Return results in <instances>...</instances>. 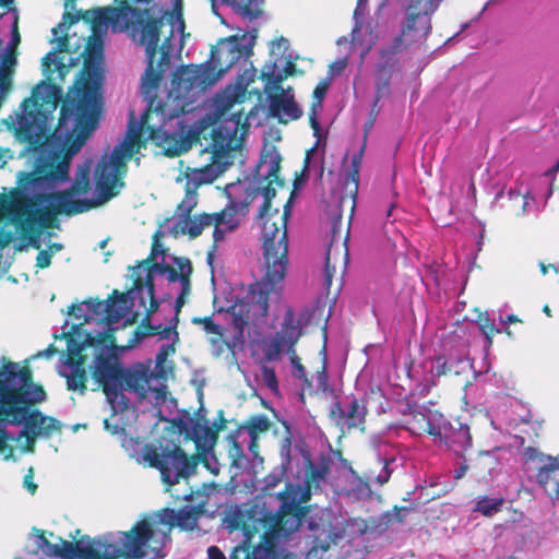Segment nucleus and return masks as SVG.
<instances>
[{"label": "nucleus", "instance_id": "47", "mask_svg": "<svg viewBox=\"0 0 559 559\" xmlns=\"http://www.w3.org/2000/svg\"><path fill=\"white\" fill-rule=\"evenodd\" d=\"M262 381L263 383L272 391H278V381L276 378V373L273 368L263 367L261 370Z\"/></svg>", "mask_w": 559, "mask_h": 559}, {"label": "nucleus", "instance_id": "22", "mask_svg": "<svg viewBox=\"0 0 559 559\" xmlns=\"http://www.w3.org/2000/svg\"><path fill=\"white\" fill-rule=\"evenodd\" d=\"M362 154H364V146L360 148V151L358 153L353 155L350 169L347 171L345 180H344L343 194L340 198V207H343L346 203L349 204L350 216L353 215V212L356 206V199H357L358 189H359V173H360V167H361Z\"/></svg>", "mask_w": 559, "mask_h": 559}, {"label": "nucleus", "instance_id": "10", "mask_svg": "<svg viewBox=\"0 0 559 559\" xmlns=\"http://www.w3.org/2000/svg\"><path fill=\"white\" fill-rule=\"evenodd\" d=\"M116 7L94 8L91 10H80L76 13L66 11L62 15V22L68 26H71L80 20L90 24L92 35L88 37L86 47L90 43H96V40L103 41L97 37L98 33H102L108 25L111 26L114 32H124V24L133 21V14L140 12L136 9H128L126 5L116 3ZM88 55L87 48H85V57Z\"/></svg>", "mask_w": 559, "mask_h": 559}, {"label": "nucleus", "instance_id": "45", "mask_svg": "<svg viewBox=\"0 0 559 559\" xmlns=\"http://www.w3.org/2000/svg\"><path fill=\"white\" fill-rule=\"evenodd\" d=\"M70 26H68L64 22H60L56 27L52 28V34L55 37L60 33L62 36L58 38V51H67L69 46V31Z\"/></svg>", "mask_w": 559, "mask_h": 559}, {"label": "nucleus", "instance_id": "6", "mask_svg": "<svg viewBox=\"0 0 559 559\" xmlns=\"http://www.w3.org/2000/svg\"><path fill=\"white\" fill-rule=\"evenodd\" d=\"M169 14L170 12L163 7H153L135 12L133 14V21L124 24V32H127L135 43L145 47L147 67L144 73L143 84L150 88L158 87L164 72L170 64L173 29H170L169 35L159 45L164 20Z\"/></svg>", "mask_w": 559, "mask_h": 559}, {"label": "nucleus", "instance_id": "18", "mask_svg": "<svg viewBox=\"0 0 559 559\" xmlns=\"http://www.w3.org/2000/svg\"><path fill=\"white\" fill-rule=\"evenodd\" d=\"M251 534H247L243 545L234 549L230 559H275L277 540L267 532L260 535L257 545L251 546Z\"/></svg>", "mask_w": 559, "mask_h": 559}, {"label": "nucleus", "instance_id": "31", "mask_svg": "<svg viewBox=\"0 0 559 559\" xmlns=\"http://www.w3.org/2000/svg\"><path fill=\"white\" fill-rule=\"evenodd\" d=\"M174 329L175 328L164 326L162 324H152L151 318L144 317L141 323L133 331V338L129 341V346H134L146 336L159 335L162 340H166L170 336Z\"/></svg>", "mask_w": 559, "mask_h": 559}, {"label": "nucleus", "instance_id": "15", "mask_svg": "<svg viewBox=\"0 0 559 559\" xmlns=\"http://www.w3.org/2000/svg\"><path fill=\"white\" fill-rule=\"evenodd\" d=\"M306 515L278 509L275 515H264L262 526L277 542L298 531Z\"/></svg>", "mask_w": 559, "mask_h": 559}, {"label": "nucleus", "instance_id": "20", "mask_svg": "<svg viewBox=\"0 0 559 559\" xmlns=\"http://www.w3.org/2000/svg\"><path fill=\"white\" fill-rule=\"evenodd\" d=\"M366 415V405L360 404L355 397L350 401L346 411H344L338 403H336L331 411V417L335 419L336 425L343 432H349L354 428L364 430Z\"/></svg>", "mask_w": 559, "mask_h": 559}, {"label": "nucleus", "instance_id": "58", "mask_svg": "<svg viewBox=\"0 0 559 559\" xmlns=\"http://www.w3.org/2000/svg\"><path fill=\"white\" fill-rule=\"evenodd\" d=\"M34 472H33V468L31 467L28 469V473L24 476V479H23V485L24 487L31 492V493H35L36 490H37V485L34 483Z\"/></svg>", "mask_w": 559, "mask_h": 559}, {"label": "nucleus", "instance_id": "8", "mask_svg": "<svg viewBox=\"0 0 559 559\" xmlns=\"http://www.w3.org/2000/svg\"><path fill=\"white\" fill-rule=\"evenodd\" d=\"M135 461L145 467L159 471L162 480L173 486L193 475L199 464V456H189L185 450L171 441L157 447L155 443H145Z\"/></svg>", "mask_w": 559, "mask_h": 559}, {"label": "nucleus", "instance_id": "16", "mask_svg": "<svg viewBox=\"0 0 559 559\" xmlns=\"http://www.w3.org/2000/svg\"><path fill=\"white\" fill-rule=\"evenodd\" d=\"M159 377L155 374L148 366L139 364L129 369H121L119 379V390L135 393L140 399L146 396L150 382L153 378Z\"/></svg>", "mask_w": 559, "mask_h": 559}, {"label": "nucleus", "instance_id": "44", "mask_svg": "<svg viewBox=\"0 0 559 559\" xmlns=\"http://www.w3.org/2000/svg\"><path fill=\"white\" fill-rule=\"evenodd\" d=\"M12 440L7 428L0 425V454L3 455L5 460L13 457L14 448L9 444V441Z\"/></svg>", "mask_w": 559, "mask_h": 559}, {"label": "nucleus", "instance_id": "46", "mask_svg": "<svg viewBox=\"0 0 559 559\" xmlns=\"http://www.w3.org/2000/svg\"><path fill=\"white\" fill-rule=\"evenodd\" d=\"M115 3L126 5L128 9L146 10L153 7H160L156 0H115Z\"/></svg>", "mask_w": 559, "mask_h": 559}, {"label": "nucleus", "instance_id": "32", "mask_svg": "<svg viewBox=\"0 0 559 559\" xmlns=\"http://www.w3.org/2000/svg\"><path fill=\"white\" fill-rule=\"evenodd\" d=\"M330 467L326 462L316 464L310 457L306 459L305 486L318 490L325 481Z\"/></svg>", "mask_w": 559, "mask_h": 559}, {"label": "nucleus", "instance_id": "9", "mask_svg": "<svg viewBox=\"0 0 559 559\" xmlns=\"http://www.w3.org/2000/svg\"><path fill=\"white\" fill-rule=\"evenodd\" d=\"M440 4L432 0H409L400 33L390 45L381 48L380 56H395L408 45L426 39L431 33V16Z\"/></svg>", "mask_w": 559, "mask_h": 559}, {"label": "nucleus", "instance_id": "4", "mask_svg": "<svg viewBox=\"0 0 559 559\" xmlns=\"http://www.w3.org/2000/svg\"><path fill=\"white\" fill-rule=\"evenodd\" d=\"M293 193L284 205L283 212L271 210L261 225V249L264 273L260 281L250 284L246 296L225 310L233 325L236 342L245 341V330L250 321L265 319L269 314V301L278 297L288 270L287 223L292 215Z\"/></svg>", "mask_w": 559, "mask_h": 559}, {"label": "nucleus", "instance_id": "25", "mask_svg": "<svg viewBox=\"0 0 559 559\" xmlns=\"http://www.w3.org/2000/svg\"><path fill=\"white\" fill-rule=\"evenodd\" d=\"M280 169H281V157L280 155H275L272 157L271 166L267 170L266 179L269 183L262 189V195L264 198L263 204L259 209L258 217L260 219L267 216L269 212L272 210V200L276 195L275 188L272 187V183L275 182L278 187L285 186V180L280 178Z\"/></svg>", "mask_w": 559, "mask_h": 559}, {"label": "nucleus", "instance_id": "34", "mask_svg": "<svg viewBox=\"0 0 559 559\" xmlns=\"http://www.w3.org/2000/svg\"><path fill=\"white\" fill-rule=\"evenodd\" d=\"M222 2L242 17L252 21L262 14L264 0H222Z\"/></svg>", "mask_w": 559, "mask_h": 559}, {"label": "nucleus", "instance_id": "27", "mask_svg": "<svg viewBox=\"0 0 559 559\" xmlns=\"http://www.w3.org/2000/svg\"><path fill=\"white\" fill-rule=\"evenodd\" d=\"M381 61L377 64L374 76H376V97L374 106L377 103L389 96L390 94V82L393 75L396 60L394 56H381Z\"/></svg>", "mask_w": 559, "mask_h": 559}, {"label": "nucleus", "instance_id": "3", "mask_svg": "<svg viewBox=\"0 0 559 559\" xmlns=\"http://www.w3.org/2000/svg\"><path fill=\"white\" fill-rule=\"evenodd\" d=\"M249 130V123L242 111L230 114L225 124L212 130V142L204 150L209 155V163L199 167H187L186 194L178 204L176 214L179 217L178 226L182 234L191 238L199 237L206 227H213V245L207 251V262L212 264L218 243L224 241L228 234L234 233L245 216L248 204L231 200L224 209L215 213H201L191 216L198 204V189L203 185L212 183L231 165L230 152L238 145Z\"/></svg>", "mask_w": 559, "mask_h": 559}, {"label": "nucleus", "instance_id": "13", "mask_svg": "<svg viewBox=\"0 0 559 559\" xmlns=\"http://www.w3.org/2000/svg\"><path fill=\"white\" fill-rule=\"evenodd\" d=\"M219 74L215 73V64L202 63L180 67L171 79V94L176 99L188 98L192 91H203L215 84Z\"/></svg>", "mask_w": 559, "mask_h": 559}, {"label": "nucleus", "instance_id": "19", "mask_svg": "<svg viewBox=\"0 0 559 559\" xmlns=\"http://www.w3.org/2000/svg\"><path fill=\"white\" fill-rule=\"evenodd\" d=\"M157 255V245L155 243L152 248V252L150 257L138 264V269L145 266L146 273L151 271L152 273L158 270L162 274L167 275V280L171 283L179 281L180 285L182 284V278L186 276L190 280L192 274V264L189 259L178 258L175 260L177 264V269L169 264H158L155 262Z\"/></svg>", "mask_w": 559, "mask_h": 559}, {"label": "nucleus", "instance_id": "63", "mask_svg": "<svg viewBox=\"0 0 559 559\" xmlns=\"http://www.w3.org/2000/svg\"><path fill=\"white\" fill-rule=\"evenodd\" d=\"M509 197H510V199H516V200H518V199H521V201H522V205H521V212H520V213H522V214H523V213L525 212V210H526V205H527V201H526L527 195H526V194H525V195H522L520 192H516V191H512V190H511V191L509 192Z\"/></svg>", "mask_w": 559, "mask_h": 559}, {"label": "nucleus", "instance_id": "5", "mask_svg": "<svg viewBox=\"0 0 559 559\" xmlns=\"http://www.w3.org/2000/svg\"><path fill=\"white\" fill-rule=\"evenodd\" d=\"M0 367V425L21 426L19 438H25L23 451L34 452L38 437L49 438L52 432L61 430L56 418L44 415L33 408L46 400V392L40 384L33 381L28 366L20 367L5 357Z\"/></svg>", "mask_w": 559, "mask_h": 559}, {"label": "nucleus", "instance_id": "36", "mask_svg": "<svg viewBox=\"0 0 559 559\" xmlns=\"http://www.w3.org/2000/svg\"><path fill=\"white\" fill-rule=\"evenodd\" d=\"M330 87V81L329 80H322L320 81L312 93V103L309 114V121L311 128L314 130V132H319L320 130V123L317 118V110L322 107V102L328 93V90Z\"/></svg>", "mask_w": 559, "mask_h": 559}, {"label": "nucleus", "instance_id": "54", "mask_svg": "<svg viewBox=\"0 0 559 559\" xmlns=\"http://www.w3.org/2000/svg\"><path fill=\"white\" fill-rule=\"evenodd\" d=\"M52 252L49 250H40L36 257V266L46 269L51 264Z\"/></svg>", "mask_w": 559, "mask_h": 559}, {"label": "nucleus", "instance_id": "41", "mask_svg": "<svg viewBox=\"0 0 559 559\" xmlns=\"http://www.w3.org/2000/svg\"><path fill=\"white\" fill-rule=\"evenodd\" d=\"M261 79L266 83V92H274L275 94L285 92L282 86L283 81L286 80L285 74H282L281 72L275 73L273 70L269 72L263 71L261 73Z\"/></svg>", "mask_w": 559, "mask_h": 559}, {"label": "nucleus", "instance_id": "1", "mask_svg": "<svg viewBox=\"0 0 559 559\" xmlns=\"http://www.w3.org/2000/svg\"><path fill=\"white\" fill-rule=\"evenodd\" d=\"M151 100L141 117L139 126L129 129L128 140L123 147L114 148L109 158L103 157L95 169L96 199L66 200L53 195L55 192L28 195L27 191L40 188H52L69 180L70 160L60 152L47 156L40 155L31 171H20L19 187L14 188V203L11 222L22 231H34L39 227H52L58 215L68 216L87 212L119 194L124 185L121 173L126 169L127 159L144 147L147 140L163 148L166 156L176 157L187 151V144L176 132L166 130L167 121L179 117L167 105L158 104L153 109Z\"/></svg>", "mask_w": 559, "mask_h": 559}, {"label": "nucleus", "instance_id": "52", "mask_svg": "<svg viewBox=\"0 0 559 559\" xmlns=\"http://www.w3.org/2000/svg\"><path fill=\"white\" fill-rule=\"evenodd\" d=\"M82 304H85L88 310L94 314L98 316L105 313L106 304L103 300H99L98 298H88Z\"/></svg>", "mask_w": 559, "mask_h": 559}, {"label": "nucleus", "instance_id": "24", "mask_svg": "<svg viewBox=\"0 0 559 559\" xmlns=\"http://www.w3.org/2000/svg\"><path fill=\"white\" fill-rule=\"evenodd\" d=\"M336 538L330 525L316 528L307 559H337L331 555V547L336 545Z\"/></svg>", "mask_w": 559, "mask_h": 559}, {"label": "nucleus", "instance_id": "2", "mask_svg": "<svg viewBox=\"0 0 559 559\" xmlns=\"http://www.w3.org/2000/svg\"><path fill=\"white\" fill-rule=\"evenodd\" d=\"M88 55L84 58L80 79L69 90L63 98L62 87L50 82L57 73L63 79L68 67L63 63L58 51H50L43 58V72L48 81L39 82L32 91L31 97L22 103L23 114L19 117L16 134L27 148L33 152H44L48 139V121L53 119V112L62 102L56 133L64 136L69 143L68 151L76 153L96 129L97 95L102 86V44L90 43Z\"/></svg>", "mask_w": 559, "mask_h": 559}, {"label": "nucleus", "instance_id": "17", "mask_svg": "<svg viewBox=\"0 0 559 559\" xmlns=\"http://www.w3.org/2000/svg\"><path fill=\"white\" fill-rule=\"evenodd\" d=\"M85 344L90 346H100L103 349H112L117 346L112 329H109L103 333H98L95 337L87 335V338L84 343H76L72 336H70L68 338L67 358V365L69 367H75L79 364L80 366L85 365L86 357L82 354Z\"/></svg>", "mask_w": 559, "mask_h": 559}, {"label": "nucleus", "instance_id": "33", "mask_svg": "<svg viewBox=\"0 0 559 559\" xmlns=\"http://www.w3.org/2000/svg\"><path fill=\"white\" fill-rule=\"evenodd\" d=\"M298 496L299 488H295L292 484H286L285 488L278 493V499L281 500L280 509L307 515L309 508L300 504Z\"/></svg>", "mask_w": 559, "mask_h": 559}, {"label": "nucleus", "instance_id": "51", "mask_svg": "<svg viewBox=\"0 0 559 559\" xmlns=\"http://www.w3.org/2000/svg\"><path fill=\"white\" fill-rule=\"evenodd\" d=\"M331 233H332V241H335L336 238H342V213L341 210L331 217Z\"/></svg>", "mask_w": 559, "mask_h": 559}, {"label": "nucleus", "instance_id": "11", "mask_svg": "<svg viewBox=\"0 0 559 559\" xmlns=\"http://www.w3.org/2000/svg\"><path fill=\"white\" fill-rule=\"evenodd\" d=\"M121 369L117 358L109 353V349L98 353L91 367L93 380L98 384V388H102L116 412L128 409L130 404L129 399L119 390Z\"/></svg>", "mask_w": 559, "mask_h": 559}, {"label": "nucleus", "instance_id": "26", "mask_svg": "<svg viewBox=\"0 0 559 559\" xmlns=\"http://www.w3.org/2000/svg\"><path fill=\"white\" fill-rule=\"evenodd\" d=\"M133 290L135 296L139 295L140 306L146 307V297L150 299V306L145 310V316L151 318L153 313L158 310L159 302L155 298L154 275L148 271L143 278L140 274L135 275L133 280Z\"/></svg>", "mask_w": 559, "mask_h": 559}, {"label": "nucleus", "instance_id": "7", "mask_svg": "<svg viewBox=\"0 0 559 559\" xmlns=\"http://www.w3.org/2000/svg\"><path fill=\"white\" fill-rule=\"evenodd\" d=\"M38 548L50 559H131L140 556V542L142 533L134 528L127 535L121 545L106 539H90L83 542H69L61 537L59 543H51L44 531H37Z\"/></svg>", "mask_w": 559, "mask_h": 559}, {"label": "nucleus", "instance_id": "42", "mask_svg": "<svg viewBox=\"0 0 559 559\" xmlns=\"http://www.w3.org/2000/svg\"><path fill=\"white\" fill-rule=\"evenodd\" d=\"M191 322L195 325H202L203 330L207 334L223 336L222 328L214 322L212 317H194L192 318Z\"/></svg>", "mask_w": 559, "mask_h": 559}, {"label": "nucleus", "instance_id": "28", "mask_svg": "<svg viewBox=\"0 0 559 559\" xmlns=\"http://www.w3.org/2000/svg\"><path fill=\"white\" fill-rule=\"evenodd\" d=\"M537 481L550 497H559V464L550 456H546V463L538 469Z\"/></svg>", "mask_w": 559, "mask_h": 559}, {"label": "nucleus", "instance_id": "50", "mask_svg": "<svg viewBox=\"0 0 559 559\" xmlns=\"http://www.w3.org/2000/svg\"><path fill=\"white\" fill-rule=\"evenodd\" d=\"M452 371V366L447 361L444 356H438L435 360L433 372L437 377H443Z\"/></svg>", "mask_w": 559, "mask_h": 559}, {"label": "nucleus", "instance_id": "53", "mask_svg": "<svg viewBox=\"0 0 559 559\" xmlns=\"http://www.w3.org/2000/svg\"><path fill=\"white\" fill-rule=\"evenodd\" d=\"M295 376L302 381V391L311 393L312 384L310 379L307 377L306 368L302 364H298L297 368H295Z\"/></svg>", "mask_w": 559, "mask_h": 559}, {"label": "nucleus", "instance_id": "38", "mask_svg": "<svg viewBox=\"0 0 559 559\" xmlns=\"http://www.w3.org/2000/svg\"><path fill=\"white\" fill-rule=\"evenodd\" d=\"M271 426V420L266 415L255 414L250 416L241 428L248 431L250 438H259L261 433L269 431Z\"/></svg>", "mask_w": 559, "mask_h": 559}, {"label": "nucleus", "instance_id": "39", "mask_svg": "<svg viewBox=\"0 0 559 559\" xmlns=\"http://www.w3.org/2000/svg\"><path fill=\"white\" fill-rule=\"evenodd\" d=\"M476 323L480 332L485 335L487 345L491 346L493 336L501 333V330L496 326L487 312H479Z\"/></svg>", "mask_w": 559, "mask_h": 559}, {"label": "nucleus", "instance_id": "57", "mask_svg": "<svg viewBox=\"0 0 559 559\" xmlns=\"http://www.w3.org/2000/svg\"><path fill=\"white\" fill-rule=\"evenodd\" d=\"M523 455H524L526 462H531V461H535V460H539L542 462L544 461V454L537 448H534V447H527L524 450Z\"/></svg>", "mask_w": 559, "mask_h": 559}, {"label": "nucleus", "instance_id": "14", "mask_svg": "<svg viewBox=\"0 0 559 559\" xmlns=\"http://www.w3.org/2000/svg\"><path fill=\"white\" fill-rule=\"evenodd\" d=\"M301 336V329L298 323H295V313L293 309L288 308L284 314L281 330L276 332L271 340L270 348L267 352L269 359L277 358L283 352L289 355V360L294 368L301 364L295 346Z\"/></svg>", "mask_w": 559, "mask_h": 559}, {"label": "nucleus", "instance_id": "12", "mask_svg": "<svg viewBox=\"0 0 559 559\" xmlns=\"http://www.w3.org/2000/svg\"><path fill=\"white\" fill-rule=\"evenodd\" d=\"M254 39V36L248 37L246 33L241 36L233 35L223 38L216 47L212 48L206 63L215 64V73H218L221 79L236 63L249 59L253 53Z\"/></svg>", "mask_w": 559, "mask_h": 559}, {"label": "nucleus", "instance_id": "60", "mask_svg": "<svg viewBox=\"0 0 559 559\" xmlns=\"http://www.w3.org/2000/svg\"><path fill=\"white\" fill-rule=\"evenodd\" d=\"M328 381H329V378H328V373H326V368L325 366H323L321 368V370H319L317 372V382H318V388L322 391H326L328 389Z\"/></svg>", "mask_w": 559, "mask_h": 559}, {"label": "nucleus", "instance_id": "55", "mask_svg": "<svg viewBox=\"0 0 559 559\" xmlns=\"http://www.w3.org/2000/svg\"><path fill=\"white\" fill-rule=\"evenodd\" d=\"M392 461H385L383 466H382V469L381 472L379 473V475L376 477V480L379 485H384L385 483L389 481L390 477H391V474H392V469L390 468V463Z\"/></svg>", "mask_w": 559, "mask_h": 559}, {"label": "nucleus", "instance_id": "61", "mask_svg": "<svg viewBox=\"0 0 559 559\" xmlns=\"http://www.w3.org/2000/svg\"><path fill=\"white\" fill-rule=\"evenodd\" d=\"M518 322H521V320L519 319L518 316L515 314H508L506 317V319L503 320V330H504V333L512 337L513 336V333L511 331V329L509 326H507L508 324H511V323H518Z\"/></svg>", "mask_w": 559, "mask_h": 559}, {"label": "nucleus", "instance_id": "64", "mask_svg": "<svg viewBox=\"0 0 559 559\" xmlns=\"http://www.w3.org/2000/svg\"><path fill=\"white\" fill-rule=\"evenodd\" d=\"M305 487V490L299 489L298 500H300V504L306 503L310 499L311 492L314 490V488Z\"/></svg>", "mask_w": 559, "mask_h": 559}, {"label": "nucleus", "instance_id": "23", "mask_svg": "<svg viewBox=\"0 0 559 559\" xmlns=\"http://www.w3.org/2000/svg\"><path fill=\"white\" fill-rule=\"evenodd\" d=\"M134 298L135 290L133 289L127 293L114 289L108 296L105 306V320L107 324L111 325L122 320L133 306L132 300Z\"/></svg>", "mask_w": 559, "mask_h": 559}, {"label": "nucleus", "instance_id": "48", "mask_svg": "<svg viewBox=\"0 0 559 559\" xmlns=\"http://www.w3.org/2000/svg\"><path fill=\"white\" fill-rule=\"evenodd\" d=\"M180 286H181V290H180L179 295L177 296L176 302H175L176 316L179 314L181 308L186 304V297L191 292V282H190V280L185 276L182 278V284Z\"/></svg>", "mask_w": 559, "mask_h": 559}, {"label": "nucleus", "instance_id": "56", "mask_svg": "<svg viewBox=\"0 0 559 559\" xmlns=\"http://www.w3.org/2000/svg\"><path fill=\"white\" fill-rule=\"evenodd\" d=\"M283 426L286 430V436L282 440V453L285 452L288 455L293 442V435L290 432V427L287 424V421H283Z\"/></svg>", "mask_w": 559, "mask_h": 559}, {"label": "nucleus", "instance_id": "62", "mask_svg": "<svg viewBox=\"0 0 559 559\" xmlns=\"http://www.w3.org/2000/svg\"><path fill=\"white\" fill-rule=\"evenodd\" d=\"M207 556L210 559H226L224 552L217 546H210L207 548Z\"/></svg>", "mask_w": 559, "mask_h": 559}, {"label": "nucleus", "instance_id": "59", "mask_svg": "<svg viewBox=\"0 0 559 559\" xmlns=\"http://www.w3.org/2000/svg\"><path fill=\"white\" fill-rule=\"evenodd\" d=\"M174 350L171 345H163L156 355V367L162 368L168 356V350Z\"/></svg>", "mask_w": 559, "mask_h": 559}, {"label": "nucleus", "instance_id": "37", "mask_svg": "<svg viewBox=\"0 0 559 559\" xmlns=\"http://www.w3.org/2000/svg\"><path fill=\"white\" fill-rule=\"evenodd\" d=\"M69 373H61L67 379V389L69 391H78L81 394H84L87 390V372L85 370V365L75 367H69Z\"/></svg>", "mask_w": 559, "mask_h": 559}, {"label": "nucleus", "instance_id": "43", "mask_svg": "<svg viewBox=\"0 0 559 559\" xmlns=\"http://www.w3.org/2000/svg\"><path fill=\"white\" fill-rule=\"evenodd\" d=\"M14 203V188H12L9 194L0 193V218L7 217L11 219L12 209Z\"/></svg>", "mask_w": 559, "mask_h": 559}, {"label": "nucleus", "instance_id": "30", "mask_svg": "<svg viewBox=\"0 0 559 559\" xmlns=\"http://www.w3.org/2000/svg\"><path fill=\"white\" fill-rule=\"evenodd\" d=\"M91 160H86L79 165L72 186L62 191H55L53 195L63 198L66 200H73L72 195L86 193L91 188Z\"/></svg>", "mask_w": 559, "mask_h": 559}, {"label": "nucleus", "instance_id": "35", "mask_svg": "<svg viewBox=\"0 0 559 559\" xmlns=\"http://www.w3.org/2000/svg\"><path fill=\"white\" fill-rule=\"evenodd\" d=\"M444 442L457 454L465 452L473 443L469 427L460 424L457 429L444 437Z\"/></svg>", "mask_w": 559, "mask_h": 559}, {"label": "nucleus", "instance_id": "29", "mask_svg": "<svg viewBox=\"0 0 559 559\" xmlns=\"http://www.w3.org/2000/svg\"><path fill=\"white\" fill-rule=\"evenodd\" d=\"M405 428L413 435L427 433L432 437H439L441 440L442 435L440 428L430 421L429 416L418 409H413L405 418Z\"/></svg>", "mask_w": 559, "mask_h": 559}, {"label": "nucleus", "instance_id": "49", "mask_svg": "<svg viewBox=\"0 0 559 559\" xmlns=\"http://www.w3.org/2000/svg\"><path fill=\"white\" fill-rule=\"evenodd\" d=\"M331 253H332V245L329 247L325 255V265H324V281L325 286L329 289L332 285V280L335 274V266L331 263Z\"/></svg>", "mask_w": 559, "mask_h": 559}, {"label": "nucleus", "instance_id": "40", "mask_svg": "<svg viewBox=\"0 0 559 559\" xmlns=\"http://www.w3.org/2000/svg\"><path fill=\"white\" fill-rule=\"evenodd\" d=\"M503 502V498L483 497L476 502L475 511L480 512L485 516H491L501 510Z\"/></svg>", "mask_w": 559, "mask_h": 559}, {"label": "nucleus", "instance_id": "21", "mask_svg": "<svg viewBox=\"0 0 559 559\" xmlns=\"http://www.w3.org/2000/svg\"><path fill=\"white\" fill-rule=\"evenodd\" d=\"M269 116L276 118L281 123H288L301 117L302 110L294 99V95L286 92L269 96Z\"/></svg>", "mask_w": 559, "mask_h": 559}]
</instances>
